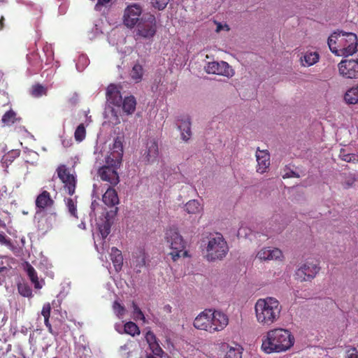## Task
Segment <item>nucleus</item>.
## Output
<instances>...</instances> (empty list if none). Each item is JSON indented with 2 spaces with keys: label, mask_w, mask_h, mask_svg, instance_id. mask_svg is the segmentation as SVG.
<instances>
[{
  "label": "nucleus",
  "mask_w": 358,
  "mask_h": 358,
  "mask_svg": "<svg viewBox=\"0 0 358 358\" xmlns=\"http://www.w3.org/2000/svg\"><path fill=\"white\" fill-rule=\"evenodd\" d=\"M294 336L290 331L275 328L268 331L262 338V350L267 353L283 352L294 344Z\"/></svg>",
  "instance_id": "nucleus-1"
},
{
  "label": "nucleus",
  "mask_w": 358,
  "mask_h": 358,
  "mask_svg": "<svg viewBox=\"0 0 358 358\" xmlns=\"http://www.w3.org/2000/svg\"><path fill=\"white\" fill-rule=\"evenodd\" d=\"M282 306L274 297L259 299L255 305V317L257 322L263 327H270L280 317Z\"/></svg>",
  "instance_id": "nucleus-2"
},
{
  "label": "nucleus",
  "mask_w": 358,
  "mask_h": 358,
  "mask_svg": "<svg viewBox=\"0 0 358 358\" xmlns=\"http://www.w3.org/2000/svg\"><path fill=\"white\" fill-rule=\"evenodd\" d=\"M330 50L337 56L348 57L356 52L358 39L352 32L335 31L328 38Z\"/></svg>",
  "instance_id": "nucleus-3"
},
{
  "label": "nucleus",
  "mask_w": 358,
  "mask_h": 358,
  "mask_svg": "<svg viewBox=\"0 0 358 358\" xmlns=\"http://www.w3.org/2000/svg\"><path fill=\"white\" fill-rule=\"evenodd\" d=\"M228 323V317L224 313L206 309L196 317L193 325L197 329L213 334L223 330Z\"/></svg>",
  "instance_id": "nucleus-4"
},
{
  "label": "nucleus",
  "mask_w": 358,
  "mask_h": 358,
  "mask_svg": "<svg viewBox=\"0 0 358 358\" xmlns=\"http://www.w3.org/2000/svg\"><path fill=\"white\" fill-rule=\"evenodd\" d=\"M165 241L171 250L170 255L173 261H177L180 257H187L188 252L185 250L186 241L176 227H171L166 230Z\"/></svg>",
  "instance_id": "nucleus-5"
},
{
  "label": "nucleus",
  "mask_w": 358,
  "mask_h": 358,
  "mask_svg": "<svg viewBox=\"0 0 358 358\" xmlns=\"http://www.w3.org/2000/svg\"><path fill=\"white\" fill-rule=\"evenodd\" d=\"M228 251L227 243L221 234L217 233L208 238L206 255L208 261L221 260L225 257Z\"/></svg>",
  "instance_id": "nucleus-6"
},
{
  "label": "nucleus",
  "mask_w": 358,
  "mask_h": 358,
  "mask_svg": "<svg viewBox=\"0 0 358 358\" xmlns=\"http://www.w3.org/2000/svg\"><path fill=\"white\" fill-rule=\"evenodd\" d=\"M320 270L317 262L306 261L301 264L296 270L295 279L300 282L311 281L318 274Z\"/></svg>",
  "instance_id": "nucleus-7"
},
{
  "label": "nucleus",
  "mask_w": 358,
  "mask_h": 358,
  "mask_svg": "<svg viewBox=\"0 0 358 358\" xmlns=\"http://www.w3.org/2000/svg\"><path fill=\"white\" fill-rule=\"evenodd\" d=\"M157 31L156 19L154 15H144L137 26V35L144 38L153 37Z\"/></svg>",
  "instance_id": "nucleus-8"
},
{
  "label": "nucleus",
  "mask_w": 358,
  "mask_h": 358,
  "mask_svg": "<svg viewBox=\"0 0 358 358\" xmlns=\"http://www.w3.org/2000/svg\"><path fill=\"white\" fill-rule=\"evenodd\" d=\"M123 156V145L122 141L117 138L115 139L110 153L106 157V164L113 166L120 167Z\"/></svg>",
  "instance_id": "nucleus-9"
},
{
  "label": "nucleus",
  "mask_w": 358,
  "mask_h": 358,
  "mask_svg": "<svg viewBox=\"0 0 358 358\" xmlns=\"http://www.w3.org/2000/svg\"><path fill=\"white\" fill-rule=\"evenodd\" d=\"M339 74L345 78H358V59H344L338 65Z\"/></svg>",
  "instance_id": "nucleus-10"
},
{
  "label": "nucleus",
  "mask_w": 358,
  "mask_h": 358,
  "mask_svg": "<svg viewBox=\"0 0 358 358\" xmlns=\"http://www.w3.org/2000/svg\"><path fill=\"white\" fill-rule=\"evenodd\" d=\"M59 178L64 184V188L69 195L75 193L76 180L73 175L71 174L65 165H60L57 169Z\"/></svg>",
  "instance_id": "nucleus-11"
},
{
  "label": "nucleus",
  "mask_w": 358,
  "mask_h": 358,
  "mask_svg": "<svg viewBox=\"0 0 358 358\" xmlns=\"http://www.w3.org/2000/svg\"><path fill=\"white\" fill-rule=\"evenodd\" d=\"M205 71L208 73L224 76L227 78L234 76V70L226 62H208L205 66Z\"/></svg>",
  "instance_id": "nucleus-12"
},
{
  "label": "nucleus",
  "mask_w": 358,
  "mask_h": 358,
  "mask_svg": "<svg viewBox=\"0 0 358 358\" xmlns=\"http://www.w3.org/2000/svg\"><path fill=\"white\" fill-rule=\"evenodd\" d=\"M149 255L143 248H138L132 252L131 264L136 273H140L143 268L149 265Z\"/></svg>",
  "instance_id": "nucleus-13"
},
{
  "label": "nucleus",
  "mask_w": 358,
  "mask_h": 358,
  "mask_svg": "<svg viewBox=\"0 0 358 358\" xmlns=\"http://www.w3.org/2000/svg\"><path fill=\"white\" fill-rule=\"evenodd\" d=\"M117 169L118 167L106 164L99 169L98 174L103 181L109 182L111 186H115L120 182Z\"/></svg>",
  "instance_id": "nucleus-14"
},
{
  "label": "nucleus",
  "mask_w": 358,
  "mask_h": 358,
  "mask_svg": "<svg viewBox=\"0 0 358 358\" xmlns=\"http://www.w3.org/2000/svg\"><path fill=\"white\" fill-rule=\"evenodd\" d=\"M142 13L141 7L138 4L128 6L124 12L123 21L127 27H134L139 20Z\"/></svg>",
  "instance_id": "nucleus-15"
},
{
  "label": "nucleus",
  "mask_w": 358,
  "mask_h": 358,
  "mask_svg": "<svg viewBox=\"0 0 358 358\" xmlns=\"http://www.w3.org/2000/svg\"><path fill=\"white\" fill-rule=\"evenodd\" d=\"M255 156L257 162V172L259 173H266L270 166L269 152L266 150H261L257 148Z\"/></svg>",
  "instance_id": "nucleus-16"
},
{
  "label": "nucleus",
  "mask_w": 358,
  "mask_h": 358,
  "mask_svg": "<svg viewBox=\"0 0 358 358\" xmlns=\"http://www.w3.org/2000/svg\"><path fill=\"white\" fill-rule=\"evenodd\" d=\"M145 158L149 164L156 162L159 157L158 143L155 138H149L146 143V150L144 152Z\"/></svg>",
  "instance_id": "nucleus-17"
},
{
  "label": "nucleus",
  "mask_w": 358,
  "mask_h": 358,
  "mask_svg": "<svg viewBox=\"0 0 358 358\" xmlns=\"http://www.w3.org/2000/svg\"><path fill=\"white\" fill-rule=\"evenodd\" d=\"M36 208L38 209V212H41L46 208H52L55 204V201L51 197L50 192L43 190L40 193L35 201Z\"/></svg>",
  "instance_id": "nucleus-18"
},
{
  "label": "nucleus",
  "mask_w": 358,
  "mask_h": 358,
  "mask_svg": "<svg viewBox=\"0 0 358 358\" xmlns=\"http://www.w3.org/2000/svg\"><path fill=\"white\" fill-rule=\"evenodd\" d=\"M257 258L260 260H277L282 257V251L278 248H264L257 254Z\"/></svg>",
  "instance_id": "nucleus-19"
},
{
  "label": "nucleus",
  "mask_w": 358,
  "mask_h": 358,
  "mask_svg": "<svg viewBox=\"0 0 358 358\" xmlns=\"http://www.w3.org/2000/svg\"><path fill=\"white\" fill-rule=\"evenodd\" d=\"M106 99L108 101L115 106H120L122 102V98L117 85L110 84L106 89Z\"/></svg>",
  "instance_id": "nucleus-20"
},
{
  "label": "nucleus",
  "mask_w": 358,
  "mask_h": 358,
  "mask_svg": "<svg viewBox=\"0 0 358 358\" xmlns=\"http://www.w3.org/2000/svg\"><path fill=\"white\" fill-rule=\"evenodd\" d=\"M22 118L13 109L6 111L1 117V123L4 127H11L16 124H20Z\"/></svg>",
  "instance_id": "nucleus-21"
},
{
  "label": "nucleus",
  "mask_w": 358,
  "mask_h": 358,
  "mask_svg": "<svg viewBox=\"0 0 358 358\" xmlns=\"http://www.w3.org/2000/svg\"><path fill=\"white\" fill-rule=\"evenodd\" d=\"M222 349L226 352L224 358H242L243 348L238 344L231 346L227 343H223Z\"/></svg>",
  "instance_id": "nucleus-22"
},
{
  "label": "nucleus",
  "mask_w": 358,
  "mask_h": 358,
  "mask_svg": "<svg viewBox=\"0 0 358 358\" xmlns=\"http://www.w3.org/2000/svg\"><path fill=\"white\" fill-rule=\"evenodd\" d=\"M103 202L108 207H113L119 203L117 192L112 187H108L102 196Z\"/></svg>",
  "instance_id": "nucleus-23"
},
{
  "label": "nucleus",
  "mask_w": 358,
  "mask_h": 358,
  "mask_svg": "<svg viewBox=\"0 0 358 358\" xmlns=\"http://www.w3.org/2000/svg\"><path fill=\"white\" fill-rule=\"evenodd\" d=\"M319 59L320 55L317 52L307 51L301 57L300 61L303 66H310L316 64Z\"/></svg>",
  "instance_id": "nucleus-24"
},
{
  "label": "nucleus",
  "mask_w": 358,
  "mask_h": 358,
  "mask_svg": "<svg viewBox=\"0 0 358 358\" xmlns=\"http://www.w3.org/2000/svg\"><path fill=\"white\" fill-rule=\"evenodd\" d=\"M27 273L29 278L31 282L34 284V288L39 289L43 287L44 285V280H41V281L38 280L37 273L35 268L29 263H27Z\"/></svg>",
  "instance_id": "nucleus-25"
},
{
  "label": "nucleus",
  "mask_w": 358,
  "mask_h": 358,
  "mask_svg": "<svg viewBox=\"0 0 358 358\" xmlns=\"http://www.w3.org/2000/svg\"><path fill=\"white\" fill-rule=\"evenodd\" d=\"M110 259L115 271H120L123 265V257L122 252L115 247L111 248Z\"/></svg>",
  "instance_id": "nucleus-26"
},
{
  "label": "nucleus",
  "mask_w": 358,
  "mask_h": 358,
  "mask_svg": "<svg viewBox=\"0 0 358 358\" xmlns=\"http://www.w3.org/2000/svg\"><path fill=\"white\" fill-rule=\"evenodd\" d=\"M144 74L143 67L138 63L135 64L129 73L131 79L135 83L141 82Z\"/></svg>",
  "instance_id": "nucleus-27"
},
{
  "label": "nucleus",
  "mask_w": 358,
  "mask_h": 358,
  "mask_svg": "<svg viewBox=\"0 0 358 358\" xmlns=\"http://www.w3.org/2000/svg\"><path fill=\"white\" fill-rule=\"evenodd\" d=\"M178 129L181 131L182 140L185 141H188L192 135L189 119L187 117L186 120H182V122L178 125Z\"/></svg>",
  "instance_id": "nucleus-28"
},
{
  "label": "nucleus",
  "mask_w": 358,
  "mask_h": 358,
  "mask_svg": "<svg viewBox=\"0 0 358 358\" xmlns=\"http://www.w3.org/2000/svg\"><path fill=\"white\" fill-rule=\"evenodd\" d=\"M122 104L123 110L127 114H131L136 109V101L134 96H129L124 98Z\"/></svg>",
  "instance_id": "nucleus-29"
},
{
  "label": "nucleus",
  "mask_w": 358,
  "mask_h": 358,
  "mask_svg": "<svg viewBox=\"0 0 358 358\" xmlns=\"http://www.w3.org/2000/svg\"><path fill=\"white\" fill-rule=\"evenodd\" d=\"M345 101L349 104L358 103V87L348 90L344 96Z\"/></svg>",
  "instance_id": "nucleus-30"
},
{
  "label": "nucleus",
  "mask_w": 358,
  "mask_h": 358,
  "mask_svg": "<svg viewBox=\"0 0 358 358\" xmlns=\"http://www.w3.org/2000/svg\"><path fill=\"white\" fill-rule=\"evenodd\" d=\"M339 157L346 162L357 163L358 155L355 153H347L346 150L341 148L339 152Z\"/></svg>",
  "instance_id": "nucleus-31"
},
{
  "label": "nucleus",
  "mask_w": 358,
  "mask_h": 358,
  "mask_svg": "<svg viewBox=\"0 0 358 358\" xmlns=\"http://www.w3.org/2000/svg\"><path fill=\"white\" fill-rule=\"evenodd\" d=\"M124 331L132 336L139 335L141 333L139 327L133 322H128L124 325Z\"/></svg>",
  "instance_id": "nucleus-32"
},
{
  "label": "nucleus",
  "mask_w": 358,
  "mask_h": 358,
  "mask_svg": "<svg viewBox=\"0 0 358 358\" xmlns=\"http://www.w3.org/2000/svg\"><path fill=\"white\" fill-rule=\"evenodd\" d=\"M185 210L189 214H196L200 212V203L196 200H190L185 205Z\"/></svg>",
  "instance_id": "nucleus-33"
},
{
  "label": "nucleus",
  "mask_w": 358,
  "mask_h": 358,
  "mask_svg": "<svg viewBox=\"0 0 358 358\" xmlns=\"http://www.w3.org/2000/svg\"><path fill=\"white\" fill-rule=\"evenodd\" d=\"M46 94L47 89L41 84L34 85L31 88V94L33 97L38 98Z\"/></svg>",
  "instance_id": "nucleus-34"
},
{
  "label": "nucleus",
  "mask_w": 358,
  "mask_h": 358,
  "mask_svg": "<svg viewBox=\"0 0 358 358\" xmlns=\"http://www.w3.org/2000/svg\"><path fill=\"white\" fill-rule=\"evenodd\" d=\"M86 136V129L83 123L80 124L76 129L74 132V138L75 140L80 143L82 142Z\"/></svg>",
  "instance_id": "nucleus-35"
},
{
  "label": "nucleus",
  "mask_w": 358,
  "mask_h": 358,
  "mask_svg": "<svg viewBox=\"0 0 358 358\" xmlns=\"http://www.w3.org/2000/svg\"><path fill=\"white\" fill-rule=\"evenodd\" d=\"M19 293L24 297L32 296V290L27 284H19L17 285Z\"/></svg>",
  "instance_id": "nucleus-36"
},
{
  "label": "nucleus",
  "mask_w": 358,
  "mask_h": 358,
  "mask_svg": "<svg viewBox=\"0 0 358 358\" xmlns=\"http://www.w3.org/2000/svg\"><path fill=\"white\" fill-rule=\"evenodd\" d=\"M66 206L70 214L73 217H77V207L73 199H66Z\"/></svg>",
  "instance_id": "nucleus-37"
},
{
  "label": "nucleus",
  "mask_w": 358,
  "mask_h": 358,
  "mask_svg": "<svg viewBox=\"0 0 358 358\" xmlns=\"http://www.w3.org/2000/svg\"><path fill=\"white\" fill-rule=\"evenodd\" d=\"M99 229L102 238L104 239L110 232V224L108 222H105L99 226Z\"/></svg>",
  "instance_id": "nucleus-38"
},
{
  "label": "nucleus",
  "mask_w": 358,
  "mask_h": 358,
  "mask_svg": "<svg viewBox=\"0 0 358 358\" xmlns=\"http://www.w3.org/2000/svg\"><path fill=\"white\" fill-rule=\"evenodd\" d=\"M132 308L135 318L145 322V317L144 316V314L143 313L140 308L137 306V304L134 301L132 302Z\"/></svg>",
  "instance_id": "nucleus-39"
},
{
  "label": "nucleus",
  "mask_w": 358,
  "mask_h": 358,
  "mask_svg": "<svg viewBox=\"0 0 358 358\" xmlns=\"http://www.w3.org/2000/svg\"><path fill=\"white\" fill-rule=\"evenodd\" d=\"M152 6L159 10H164L170 0H150Z\"/></svg>",
  "instance_id": "nucleus-40"
},
{
  "label": "nucleus",
  "mask_w": 358,
  "mask_h": 358,
  "mask_svg": "<svg viewBox=\"0 0 358 358\" xmlns=\"http://www.w3.org/2000/svg\"><path fill=\"white\" fill-rule=\"evenodd\" d=\"M145 338V340H146L147 343L149 345V347H150L151 345H155V344L158 343L157 341L156 336L151 331H148L146 333Z\"/></svg>",
  "instance_id": "nucleus-41"
},
{
  "label": "nucleus",
  "mask_w": 358,
  "mask_h": 358,
  "mask_svg": "<svg viewBox=\"0 0 358 358\" xmlns=\"http://www.w3.org/2000/svg\"><path fill=\"white\" fill-rule=\"evenodd\" d=\"M113 308L118 316L123 315L125 311L124 307L117 301L113 303Z\"/></svg>",
  "instance_id": "nucleus-42"
},
{
  "label": "nucleus",
  "mask_w": 358,
  "mask_h": 358,
  "mask_svg": "<svg viewBox=\"0 0 358 358\" xmlns=\"http://www.w3.org/2000/svg\"><path fill=\"white\" fill-rule=\"evenodd\" d=\"M356 181L355 176L352 174H350L343 182V185L344 188L348 189L351 187Z\"/></svg>",
  "instance_id": "nucleus-43"
},
{
  "label": "nucleus",
  "mask_w": 358,
  "mask_h": 358,
  "mask_svg": "<svg viewBox=\"0 0 358 358\" xmlns=\"http://www.w3.org/2000/svg\"><path fill=\"white\" fill-rule=\"evenodd\" d=\"M150 350H152V353L154 355L157 356V357H162L163 354H164V351L161 348V347L159 346V343H156L153 345H151L150 347Z\"/></svg>",
  "instance_id": "nucleus-44"
},
{
  "label": "nucleus",
  "mask_w": 358,
  "mask_h": 358,
  "mask_svg": "<svg viewBox=\"0 0 358 358\" xmlns=\"http://www.w3.org/2000/svg\"><path fill=\"white\" fill-rule=\"evenodd\" d=\"M51 312V306L50 303H46L43 306L41 315L43 317H50Z\"/></svg>",
  "instance_id": "nucleus-45"
},
{
  "label": "nucleus",
  "mask_w": 358,
  "mask_h": 358,
  "mask_svg": "<svg viewBox=\"0 0 358 358\" xmlns=\"http://www.w3.org/2000/svg\"><path fill=\"white\" fill-rule=\"evenodd\" d=\"M346 358H358V350L355 348H351L346 351Z\"/></svg>",
  "instance_id": "nucleus-46"
},
{
  "label": "nucleus",
  "mask_w": 358,
  "mask_h": 358,
  "mask_svg": "<svg viewBox=\"0 0 358 358\" xmlns=\"http://www.w3.org/2000/svg\"><path fill=\"white\" fill-rule=\"evenodd\" d=\"M215 24H216V29L215 31L217 33L220 32L222 30H226L227 31H229L230 30L229 26L227 24H222L220 22H218L217 21H214Z\"/></svg>",
  "instance_id": "nucleus-47"
},
{
  "label": "nucleus",
  "mask_w": 358,
  "mask_h": 358,
  "mask_svg": "<svg viewBox=\"0 0 358 358\" xmlns=\"http://www.w3.org/2000/svg\"><path fill=\"white\" fill-rule=\"evenodd\" d=\"M0 244L6 246L12 245L10 239L7 238L6 236L4 235L3 234H0Z\"/></svg>",
  "instance_id": "nucleus-48"
},
{
  "label": "nucleus",
  "mask_w": 358,
  "mask_h": 358,
  "mask_svg": "<svg viewBox=\"0 0 358 358\" xmlns=\"http://www.w3.org/2000/svg\"><path fill=\"white\" fill-rule=\"evenodd\" d=\"M292 177L299 178L300 176L299 173H297L293 171H289L282 175L283 178H292Z\"/></svg>",
  "instance_id": "nucleus-49"
},
{
  "label": "nucleus",
  "mask_w": 358,
  "mask_h": 358,
  "mask_svg": "<svg viewBox=\"0 0 358 358\" xmlns=\"http://www.w3.org/2000/svg\"><path fill=\"white\" fill-rule=\"evenodd\" d=\"M49 319L50 317H44V323H45V325L46 326V327L48 328V331L52 334V335H55V333L52 330V325L50 323V321H49Z\"/></svg>",
  "instance_id": "nucleus-50"
},
{
  "label": "nucleus",
  "mask_w": 358,
  "mask_h": 358,
  "mask_svg": "<svg viewBox=\"0 0 358 358\" xmlns=\"http://www.w3.org/2000/svg\"><path fill=\"white\" fill-rule=\"evenodd\" d=\"M49 319L50 317H44V323H45V325L46 326V327L48 328V331L52 334V335H55V333L52 330V325L50 323V321H49Z\"/></svg>",
  "instance_id": "nucleus-51"
},
{
  "label": "nucleus",
  "mask_w": 358,
  "mask_h": 358,
  "mask_svg": "<svg viewBox=\"0 0 358 358\" xmlns=\"http://www.w3.org/2000/svg\"><path fill=\"white\" fill-rule=\"evenodd\" d=\"M110 0H98L95 8L96 10H100V7L105 6L106 3H109Z\"/></svg>",
  "instance_id": "nucleus-52"
},
{
  "label": "nucleus",
  "mask_w": 358,
  "mask_h": 358,
  "mask_svg": "<svg viewBox=\"0 0 358 358\" xmlns=\"http://www.w3.org/2000/svg\"><path fill=\"white\" fill-rule=\"evenodd\" d=\"M4 18L3 17H1L0 19V30L3 29L4 24H3Z\"/></svg>",
  "instance_id": "nucleus-53"
},
{
  "label": "nucleus",
  "mask_w": 358,
  "mask_h": 358,
  "mask_svg": "<svg viewBox=\"0 0 358 358\" xmlns=\"http://www.w3.org/2000/svg\"><path fill=\"white\" fill-rule=\"evenodd\" d=\"M121 350H127L129 349L128 344H125L120 347Z\"/></svg>",
  "instance_id": "nucleus-54"
},
{
  "label": "nucleus",
  "mask_w": 358,
  "mask_h": 358,
  "mask_svg": "<svg viewBox=\"0 0 358 358\" xmlns=\"http://www.w3.org/2000/svg\"><path fill=\"white\" fill-rule=\"evenodd\" d=\"M10 155H15H15H19V153H18V152H12L10 153Z\"/></svg>",
  "instance_id": "nucleus-55"
},
{
  "label": "nucleus",
  "mask_w": 358,
  "mask_h": 358,
  "mask_svg": "<svg viewBox=\"0 0 358 358\" xmlns=\"http://www.w3.org/2000/svg\"><path fill=\"white\" fill-rule=\"evenodd\" d=\"M6 268V267H0V272L3 271L4 269Z\"/></svg>",
  "instance_id": "nucleus-56"
},
{
  "label": "nucleus",
  "mask_w": 358,
  "mask_h": 358,
  "mask_svg": "<svg viewBox=\"0 0 358 358\" xmlns=\"http://www.w3.org/2000/svg\"><path fill=\"white\" fill-rule=\"evenodd\" d=\"M54 358H57V357H54Z\"/></svg>",
  "instance_id": "nucleus-57"
}]
</instances>
